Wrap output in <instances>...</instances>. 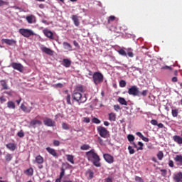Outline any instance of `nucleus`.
<instances>
[{
    "label": "nucleus",
    "mask_w": 182,
    "mask_h": 182,
    "mask_svg": "<svg viewBox=\"0 0 182 182\" xmlns=\"http://www.w3.org/2000/svg\"><path fill=\"white\" fill-rule=\"evenodd\" d=\"M36 163H38L39 165L41 164L42 163H43L44 159H43V156H41V155L36 156Z\"/></svg>",
    "instance_id": "26"
},
{
    "label": "nucleus",
    "mask_w": 182,
    "mask_h": 182,
    "mask_svg": "<svg viewBox=\"0 0 182 182\" xmlns=\"http://www.w3.org/2000/svg\"><path fill=\"white\" fill-rule=\"evenodd\" d=\"M173 181L175 182H182V172H178L173 175Z\"/></svg>",
    "instance_id": "16"
},
{
    "label": "nucleus",
    "mask_w": 182,
    "mask_h": 182,
    "mask_svg": "<svg viewBox=\"0 0 182 182\" xmlns=\"http://www.w3.org/2000/svg\"><path fill=\"white\" fill-rule=\"evenodd\" d=\"M60 144V141H59L58 140H54L53 141V146H58Z\"/></svg>",
    "instance_id": "49"
},
{
    "label": "nucleus",
    "mask_w": 182,
    "mask_h": 182,
    "mask_svg": "<svg viewBox=\"0 0 182 182\" xmlns=\"http://www.w3.org/2000/svg\"><path fill=\"white\" fill-rule=\"evenodd\" d=\"M92 80L95 85H100L104 80V75L100 71H96L93 73Z\"/></svg>",
    "instance_id": "3"
},
{
    "label": "nucleus",
    "mask_w": 182,
    "mask_h": 182,
    "mask_svg": "<svg viewBox=\"0 0 182 182\" xmlns=\"http://www.w3.org/2000/svg\"><path fill=\"white\" fill-rule=\"evenodd\" d=\"M127 82L126 80H121L119 82V86L120 87H126Z\"/></svg>",
    "instance_id": "36"
},
{
    "label": "nucleus",
    "mask_w": 182,
    "mask_h": 182,
    "mask_svg": "<svg viewBox=\"0 0 182 182\" xmlns=\"http://www.w3.org/2000/svg\"><path fill=\"white\" fill-rule=\"evenodd\" d=\"M64 67H70L72 62L68 58H64L63 60Z\"/></svg>",
    "instance_id": "24"
},
{
    "label": "nucleus",
    "mask_w": 182,
    "mask_h": 182,
    "mask_svg": "<svg viewBox=\"0 0 182 182\" xmlns=\"http://www.w3.org/2000/svg\"><path fill=\"white\" fill-rule=\"evenodd\" d=\"M12 159H13L12 154H6L5 160L6 161H11V160H12Z\"/></svg>",
    "instance_id": "35"
},
{
    "label": "nucleus",
    "mask_w": 182,
    "mask_h": 182,
    "mask_svg": "<svg viewBox=\"0 0 182 182\" xmlns=\"http://www.w3.org/2000/svg\"><path fill=\"white\" fill-rule=\"evenodd\" d=\"M56 86H57L58 87H63V85H62V83H58V84L56 85Z\"/></svg>",
    "instance_id": "61"
},
{
    "label": "nucleus",
    "mask_w": 182,
    "mask_h": 182,
    "mask_svg": "<svg viewBox=\"0 0 182 182\" xmlns=\"http://www.w3.org/2000/svg\"><path fill=\"white\" fill-rule=\"evenodd\" d=\"M21 109L23 111V112L30 113L33 107L32 106H30V107L26 106L24 103H22L21 105Z\"/></svg>",
    "instance_id": "15"
},
{
    "label": "nucleus",
    "mask_w": 182,
    "mask_h": 182,
    "mask_svg": "<svg viewBox=\"0 0 182 182\" xmlns=\"http://www.w3.org/2000/svg\"><path fill=\"white\" fill-rule=\"evenodd\" d=\"M40 9H44L45 6L44 4H39Z\"/></svg>",
    "instance_id": "63"
},
{
    "label": "nucleus",
    "mask_w": 182,
    "mask_h": 182,
    "mask_svg": "<svg viewBox=\"0 0 182 182\" xmlns=\"http://www.w3.org/2000/svg\"><path fill=\"white\" fill-rule=\"evenodd\" d=\"M86 156L90 161H92L93 164L97 167H100V157L98 154L95 151V150H90V151H87Z\"/></svg>",
    "instance_id": "2"
},
{
    "label": "nucleus",
    "mask_w": 182,
    "mask_h": 182,
    "mask_svg": "<svg viewBox=\"0 0 182 182\" xmlns=\"http://www.w3.org/2000/svg\"><path fill=\"white\" fill-rule=\"evenodd\" d=\"M43 33L44 35H46V36L50 38V39H54L53 32H52L51 31L45 30L43 31Z\"/></svg>",
    "instance_id": "19"
},
{
    "label": "nucleus",
    "mask_w": 182,
    "mask_h": 182,
    "mask_svg": "<svg viewBox=\"0 0 182 182\" xmlns=\"http://www.w3.org/2000/svg\"><path fill=\"white\" fill-rule=\"evenodd\" d=\"M127 53H126V50H124V48H120L118 53L120 55H122L123 57H127V55L131 58H133V57H134L132 48H127Z\"/></svg>",
    "instance_id": "4"
},
{
    "label": "nucleus",
    "mask_w": 182,
    "mask_h": 182,
    "mask_svg": "<svg viewBox=\"0 0 182 182\" xmlns=\"http://www.w3.org/2000/svg\"><path fill=\"white\" fill-rule=\"evenodd\" d=\"M128 150H129L130 154H134L135 150H134V149H133V147H132V146H129Z\"/></svg>",
    "instance_id": "42"
},
{
    "label": "nucleus",
    "mask_w": 182,
    "mask_h": 182,
    "mask_svg": "<svg viewBox=\"0 0 182 182\" xmlns=\"http://www.w3.org/2000/svg\"><path fill=\"white\" fill-rule=\"evenodd\" d=\"M46 151L51 154V156H53V157H58V154L56 151V150H55V149H52V147H46Z\"/></svg>",
    "instance_id": "13"
},
{
    "label": "nucleus",
    "mask_w": 182,
    "mask_h": 182,
    "mask_svg": "<svg viewBox=\"0 0 182 182\" xmlns=\"http://www.w3.org/2000/svg\"><path fill=\"white\" fill-rule=\"evenodd\" d=\"M67 160L72 163V164H75V161H74V156L73 154H66Z\"/></svg>",
    "instance_id": "29"
},
{
    "label": "nucleus",
    "mask_w": 182,
    "mask_h": 182,
    "mask_svg": "<svg viewBox=\"0 0 182 182\" xmlns=\"http://www.w3.org/2000/svg\"><path fill=\"white\" fill-rule=\"evenodd\" d=\"M157 157L159 160H162V159H164V154L163 151H159V153L157 154Z\"/></svg>",
    "instance_id": "37"
},
{
    "label": "nucleus",
    "mask_w": 182,
    "mask_h": 182,
    "mask_svg": "<svg viewBox=\"0 0 182 182\" xmlns=\"http://www.w3.org/2000/svg\"><path fill=\"white\" fill-rule=\"evenodd\" d=\"M116 19H117L116 16H109V17H107L108 25H110L111 23H112V22H114Z\"/></svg>",
    "instance_id": "25"
},
{
    "label": "nucleus",
    "mask_w": 182,
    "mask_h": 182,
    "mask_svg": "<svg viewBox=\"0 0 182 182\" xmlns=\"http://www.w3.org/2000/svg\"><path fill=\"white\" fill-rule=\"evenodd\" d=\"M168 166H170V167H174V161H173V160H169Z\"/></svg>",
    "instance_id": "51"
},
{
    "label": "nucleus",
    "mask_w": 182,
    "mask_h": 182,
    "mask_svg": "<svg viewBox=\"0 0 182 182\" xmlns=\"http://www.w3.org/2000/svg\"><path fill=\"white\" fill-rule=\"evenodd\" d=\"M25 173L28 176H33L34 171L33 168H28V169H26V171H25Z\"/></svg>",
    "instance_id": "30"
},
{
    "label": "nucleus",
    "mask_w": 182,
    "mask_h": 182,
    "mask_svg": "<svg viewBox=\"0 0 182 182\" xmlns=\"http://www.w3.org/2000/svg\"><path fill=\"white\" fill-rule=\"evenodd\" d=\"M17 135L22 139L23 136H25V132L23 131H19V132L17 133Z\"/></svg>",
    "instance_id": "44"
},
{
    "label": "nucleus",
    "mask_w": 182,
    "mask_h": 182,
    "mask_svg": "<svg viewBox=\"0 0 182 182\" xmlns=\"http://www.w3.org/2000/svg\"><path fill=\"white\" fill-rule=\"evenodd\" d=\"M141 95H142V96H147L148 95V90H143L141 93Z\"/></svg>",
    "instance_id": "56"
},
{
    "label": "nucleus",
    "mask_w": 182,
    "mask_h": 182,
    "mask_svg": "<svg viewBox=\"0 0 182 182\" xmlns=\"http://www.w3.org/2000/svg\"><path fill=\"white\" fill-rule=\"evenodd\" d=\"M1 85L4 89H9L8 85H6V82H1Z\"/></svg>",
    "instance_id": "50"
},
{
    "label": "nucleus",
    "mask_w": 182,
    "mask_h": 182,
    "mask_svg": "<svg viewBox=\"0 0 182 182\" xmlns=\"http://www.w3.org/2000/svg\"><path fill=\"white\" fill-rule=\"evenodd\" d=\"M66 101H67V103L68 105H72V102H71V96L70 95H68L67 97H66Z\"/></svg>",
    "instance_id": "40"
},
{
    "label": "nucleus",
    "mask_w": 182,
    "mask_h": 182,
    "mask_svg": "<svg viewBox=\"0 0 182 182\" xmlns=\"http://www.w3.org/2000/svg\"><path fill=\"white\" fill-rule=\"evenodd\" d=\"M73 43L75 46H76L77 48H79L80 44L78 43V42H77V41H73Z\"/></svg>",
    "instance_id": "57"
},
{
    "label": "nucleus",
    "mask_w": 182,
    "mask_h": 182,
    "mask_svg": "<svg viewBox=\"0 0 182 182\" xmlns=\"http://www.w3.org/2000/svg\"><path fill=\"white\" fill-rule=\"evenodd\" d=\"M84 92L83 86H77L75 87L72 96L74 100H76L80 105V103H85L87 100L86 96H82V92Z\"/></svg>",
    "instance_id": "1"
},
{
    "label": "nucleus",
    "mask_w": 182,
    "mask_h": 182,
    "mask_svg": "<svg viewBox=\"0 0 182 182\" xmlns=\"http://www.w3.org/2000/svg\"><path fill=\"white\" fill-rule=\"evenodd\" d=\"M7 106L9 107V109H16V105L15 102L12 100H9L7 102Z\"/></svg>",
    "instance_id": "31"
},
{
    "label": "nucleus",
    "mask_w": 182,
    "mask_h": 182,
    "mask_svg": "<svg viewBox=\"0 0 182 182\" xmlns=\"http://www.w3.org/2000/svg\"><path fill=\"white\" fill-rule=\"evenodd\" d=\"M72 19L73 21L74 22V25L75 26H80V20H79V17L77 14H73L72 16Z\"/></svg>",
    "instance_id": "17"
},
{
    "label": "nucleus",
    "mask_w": 182,
    "mask_h": 182,
    "mask_svg": "<svg viewBox=\"0 0 182 182\" xmlns=\"http://www.w3.org/2000/svg\"><path fill=\"white\" fill-rule=\"evenodd\" d=\"M138 144L139 146H140V147H138L137 150H143L144 143H142L141 141H139Z\"/></svg>",
    "instance_id": "47"
},
{
    "label": "nucleus",
    "mask_w": 182,
    "mask_h": 182,
    "mask_svg": "<svg viewBox=\"0 0 182 182\" xmlns=\"http://www.w3.org/2000/svg\"><path fill=\"white\" fill-rule=\"evenodd\" d=\"M18 31L19 33H21V35L23 36H25V38H30V36L36 35L35 32H33L32 29L21 28Z\"/></svg>",
    "instance_id": "5"
},
{
    "label": "nucleus",
    "mask_w": 182,
    "mask_h": 182,
    "mask_svg": "<svg viewBox=\"0 0 182 182\" xmlns=\"http://www.w3.org/2000/svg\"><path fill=\"white\" fill-rule=\"evenodd\" d=\"M105 182H113V178L112 177L106 178Z\"/></svg>",
    "instance_id": "55"
},
{
    "label": "nucleus",
    "mask_w": 182,
    "mask_h": 182,
    "mask_svg": "<svg viewBox=\"0 0 182 182\" xmlns=\"http://www.w3.org/2000/svg\"><path fill=\"white\" fill-rule=\"evenodd\" d=\"M81 150H89L90 149V146L89 144H83L80 147Z\"/></svg>",
    "instance_id": "38"
},
{
    "label": "nucleus",
    "mask_w": 182,
    "mask_h": 182,
    "mask_svg": "<svg viewBox=\"0 0 182 182\" xmlns=\"http://www.w3.org/2000/svg\"><path fill=\"white\" fill-rule=\"evenodd\" d=\"M97 132H99L100 135L103 137V139H107V136L109 134L108 129L105 127H98Z\"/></svg>",
    "instance_id": "7"
},
{
    "label": "nucleus",
    "mask_w": 182,
    "mask_h": 182,
    "mask_svg": "<svg viewBox=\"0 0 182 182\" xmlns=\"http://www.w3.org/2000/svg\"><path fill=\"white\" fill-rule=\"evenodd\" d=\"M36 125H42V121H40L39 119H33L30 122V127H32L33 128H36Z\"/></svg>",
    "instance_id": "14"
},
{
    "label": "nucleus",
    "mask_w": 182,
    "mask_h": 182,
    "mask_svg": "<svg viewBox=\"0 0 182 182\" xmlns=\"http://www.w3.org/2000/svg\"><path fill=\"white\" fill-rule=\"evenodd\" d=\"M86 176H88L89 179H92L95 176V173L91 169H88L86 172Z\"/></svg>",
    "instance_id": "28"
},
{
    "label": "nucleus",
    "mask_w": 182,
    "mask_h": 182,
    "mask_svg": "<svg viewBox=\"0 0 182 182\" xmlns=\"http://www.w3.org/2000/svg\"><path fill=\"white\" fill-rule=\"evenodd\" d=\"M43 122L44 125H46V127H55V122L51 118H46Z\"/></svg>",
    "instance_id": "8"
},
{
    "label": "nucleus",
    "mask_w": 182,
    "mask_h": 182,
    "mask_svg": "<svg viewBox=\"0 0 182 182\" xmlns=\"http://www.w3.org/2000/svg\"><path fill=\"white\" fill-rule=\"evenodd\" d=\"M109 121H116V114L114 112L109 114Z\"/></svg>",
    "instance_id": "33"
},
{
    "label": "nucleus",
    "mask_w": 182,
    "mask_h": 182,
    "mask_svg": "<svg viewBox=\"0 0 182 182\" xmlns=\"http://www.w3.org/2000/svg\"><path fill=\"white\" fill-rule=\"evenodd\" d=\"M172 82H178V77H172Z\"/></svg>",
    "instance_id": "58"
},
{
    "label": "nucleus",
    "mask_w": 182,
    "mask_h": 182,
    "mask_svg": "<svg viewBox=\"0 0 182 182\" xmlns=\"http://www.w3.org/2000/svg\"><path fill=\"white\" fill-rule=\"evenodd\" d=\"M161 70H172V68L169 65H164L161 67Z\"/></svg>",
    "instance_id": "48"
},
{
    "label": "nucleus",
    "mask_w": 182,
    "mask_h": 182,
    "mask_svg": "<svg viewBox=\"0 0 182 182\" xmlns=\"http://www.w3.org/2000/svg\"><path fill=\"white\" fill-rule=\"evenodd\" d=\"M173 160L177 166H182V154H177L173 157Z\"/></svg>",
    "instance_id": "10"
},
{
    "label": "nucleus",
    "mask_w": 182,
    "mask_h": 182,
    "mask_svg": "<svg viewBox=\"0 0 182 182\" xmlns=\"http://www.w3.org/2000/svg\"><path fill=\"white\" fill-rule=\"evenodd\" d=\"M129 95H132V96H140V90L137 86H132L128 90Z\"/></svg>",
    "instance_id": "6"
},
{
    "label": "nucleus",
    "mask_w": 182,
    "mask_h": 182,
    "mask_svg": "<svg viewBox=\"0 0 182 182\" xmlns=\"http://www.w3.org/2000/svg\"><path fill=\"white\" fill-rule=\"evenodd\" d=\"M63 47L65 49H68V50H73V46L69 42H63Z\"/></svg>",
    "instance_id": "23"
},
{
    "label": "nucleus",
    "mask_w": 182,
    "mask_h": 182,
    "mask_svg": "<svg viewBox=\"0 0 182 182\" xmlns=\"http://www.w3.org/2000/svg\"><path fill=\"white\" fill-rule=\"evenodd\" d=\"M178 115V109H172V116L176 117Z\"/></svg>",
    "instance_id": "39"
},
{
    "label": "nucleus",
    "mask_w": 182,
    "mask_h": 182,
    "mask_svg": "<svg viewBox=\"0 0 182 182\" xmlns=\"http://www.w3.org/2000/svg\"><path fill=\"white\" fill-rule=\"evenodd\" d=\"M92 122H94V124H100L101 121L98 119V118H92Z\"/></svg>",
    "instance_id": "46"
},
{
    "label": "nucleus",
    "mask_w": 182,
    "mask_h": 182,
    "mask_svg": "<svg viewBox=\"0 0 182 182\" xmlns=\"http://www.w3.org/2000/svg\"><path fill=\"white\" fill-rule=\"evenodd\" d=\"M62 127L63 129H70V127L68 124H66V122H63Z\"/></svg>",
    "instance_id": "41"
},
{
    "label": "nucleus",
    "mask_w": 182,
    "mask_h": 182,
    "mask_svg": "<svg viewBox=\"0 0 182 182\" xmlns=\"http://www.w3.org/2000/svg\"><path fill=\"white\" fill-rule=\"evenodd\" d=\"M127 139L129 141L132 142V141H134L135 140V136L134 135H133L132 134H129L128 136H127Z\"/></svg>",
    "instance_id": "34"
},
{
    "label": "nucleus",
    "mask_w": 182,
    "mask_h": 182,
    "mask_svg": "<svg viewBox=\"0 0 182 182\" xmlns=\"http://www.w3.org/2000/svg\"><path fill=\"white\" fill-rule=\"evenodd\" d=\"M2 43H6L7 45H14L16 43V41L15 39H2Z\"/></svg>",
    "instance_id": "22"
},
{
    "label": "nucleus",
    "mask_w": 182,
    "mask_h": 182,
    "mask_svg": "<svg viewBox=\"0 0 182 182\" xmlns=\"http://www.w3.org/2000/svg\"><path fill=\"white\" fill-rule=\"evenodd\" d=\"M118 102L121 104V105H125L126 106L128 105L126 99H124V97H118Z\"/></svg>",
    "instance_id": "32"
},
{
    "label": "nucleus",
    "mask_w": 182,
    "mask_h": 182,
    "mask_svg": "<svg viewBox=\"0 0 182 182\" xmlns=\"http://www.w3.org/2000/svg\"><path fill=\"white\" fill-rule=\"evenodd\" d=\"M104 125H105L106 127H109V125H110V123L108 121H105Z\"/></svg>",
    "instance_id": "59"
},
{
    "label": "nucleus",
    "mask_w": 182,
    "mask_h": 182,
    "mask_svg": "<svg viewBox=\"0 0 182 182\" xmlns=\"http://www.w3.org/2000/svg\"><path fill=\"white\" fill-rule=\"evenodd\" d=\"M104 159L106 161H107V163H114V159L113 157V156H111V154H104Z\"/></svg>",
    "instance_id": "11"
},
{
    "label": "nucleus",
    "mask_w": 182,
    "mask_h": 182,
    "mask_svg": "<svg viewBox=\"0 0 182 182\" xmlns=\"http://www.w3.org/2000/svg\"><path fill=\"white\" fill-rule=\"evenodd\" d=\"M11 67L14 68V70H18V71H23V65L20 63H12Z\"/></svg>",
    "instance_id": "9"
},
{
    "label": "nucleus",
    "mask_w": 182,
    "mask_h": 182,
    "mask_svg": "<svg viewBox=\"0 0 182 182\" xmlns=\"http://www.w3.org/2000/svg\"><path fill=\"white\" fill-rule=\"evenodd\" d=\"M55 182H61V179H60V178H57L55 180Z\"/></svg>",
    "instance_id": "62"
},
{
    "label": "nucleus",
    "mask_w": 182,
    "mask_h": 182,
    "mask_svg": "<svg viewBox=\"0 0 182 182\" xmlns=\"http://www.w3.org/2000/svg\"><path fill=\"white\" fill-rule=\"evenodd\" d=\"M157 125H158L159 128H164V124H162V123H159Z\"/></svg>",
    "instance_id": "60"
},
{
    "label": "nucleus",
    "mask_w": 182,
    "mask_h": 182,
    "mask_svg": "<svg viewBox=\"0 0 182 182\" xmlns=\"http://www.w3.org/2000/svg\"><path fill=\"white\" fill-rule=\"evenodd\" d=\"M151 124L152 125H158V121L156 119H151Z\"/></svg>",
    "instance_id": "52"
},
{
    "label": "nucleus",
    "mask_w": 182,
    "mask_h": 182,
    "mask_svg": "<svg viewBox=\"0 0 182 182\" xmlns=\"http://www.w3.org/2000/svg\"><path fill=\"white\" fill-rule=\"evenodd\" d=\"M136 135L140 136V139H141V140H143L146 143H148L149 141V138H147V136H144V135H143V134L141 132H136Z\"/></svg>",
    "instance_id": "21"
},
{
    "label": "nucleus",
    "mask_w": 182,
    "mask_h": 182,
    "mask_svg": "<svg viewBox=\"0 0 182 182\" xmlns=\"http://www.w3.org/2000/svg\"><path fill=\"white\" fill-rule=\"evenodd\" d=\"M173 140L177 144H182V136L181 135H173Z\"/></svg>",
    "instance_id": "18"
},
{
    "label": "nucleus",
    "mask_w": 182,
    "mask_h": 182,
    "mask_svg": "<svg viewBox=\"0 0 182 182\" xmlns=\"http://www.w3.org/2000/svg\"><path fill=\"white\" fill-rule=\"evenodd\" d=\"M7 149H9V150H11V151H14L16 149V145L14 143H9V144H6Z\"/></svg>",
    "instance_id": "27"
},
{
    "label": "nucleus",
    "mask_w": 182,
    "mask_h": 182,
    "mask_svg": "<svg viewBox=\"0 0 182 182\" xmlns=\"http://www.w3.org/2000/svg\"><path fill=\"white\" fill-rule=\"evenodd\" d=\"M83 122H86L87 124H89L90 122V118L85 117V118H83Z\"/></svg>",
    "instance_id": "54"
},
{
    "label": "nucleus",
    "mask_w": 182,
    "mask_h": 182,
    "mask_svg": "<svg viewBox=\"0 0 182 182\" xmlns=\"http://www.w3.org/2000/svg\"><path fill=\"white\" fill-rule=\"evenodd\" d=\"M114 108L115 110H117V112H118V110H119V109H121V106L119 105H114Z\"/></svg>",
    "instance_id": "53"
},
{
    "label": "nucleus",
    "mask_w": 182,
    "mask_h": 182,
    "mask_svg": "<svg viewBox=\"0 0 182 182\" xmlns=\"http://www.w3.org/2000/svg\"><path fill=\"white\" fill-rule=\"evenodd\" d=\"M65 176V169L64 168H61V172L60 173V179L62 180V178Z\"/></svg>",
    "instance_id": "43"
},
{
    "label": "nucleus",
    "mask_w": 182,
    "mask_h": 182,
    "mask_svg": "<svg viewBox=\"0 0 182 182\" xmlns=\"http://www.w3.org/2000/svg\"><path fill=\"white\" fill-rule=\"evenodd\" d=\"M26 21L28 23H33L36 22V17L33 14L26 16Z\"/></svg>",
    "instance_id": "20"
},
{
    "label": "nucleus",
    "mask_w": 182,
    "mask_h": 182,
    "mask_svg": "<svg viewBox=\"0 0 182 182\" xmlns=\"http://www.w3.org/2000/svg\"><path fill=\"white\" fill-rule=\"evenodd\" d=\"M41 50L43 51V53L48 54V55H53L54 54L53 50H50V48H48L47 46H42Z\"/></svg>",
    "instance_id": "12"
},
{
    "label": "nucleus",
    "mask_w": 182,
    "mask_h": 182,
    "mask_svg": "<svg viewBox=\"0 0 182 182\" xmlns=\"http://www.w3.org/2000/svg\"><path fill=\"white\" fill-rule=\"evenodd\" d=\"M43 163H41L39 166H38V168H43Z\"/></svg>",
    "instance_id": "64"
},
{
    "label": "nucleus",
    "mask_w": 182,
    "mask_h": 182,
    "mask_svg": "<svg viewBox=\"0 0 182 182\" xmlns=\"http://www.w3.org/2000/svg\"><path fill=\"white\" fill-rule=\"evenodd\" d=\"M161 176H166L167 175V170L166 169H161Z\"/></svg>",
    "instance_id": "45"
}]
</instances>
